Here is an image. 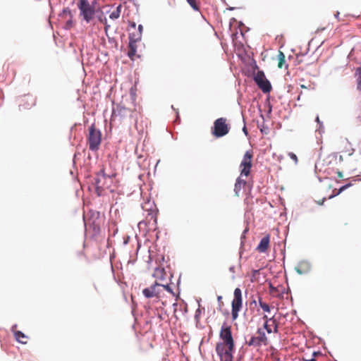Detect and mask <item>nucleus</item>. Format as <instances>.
Returning <instances> with one entry per match:
<instances>
[{
    "label": "nucleus",
    "mask_w": 361,
    "mask_h": 361,
    "mask_svg": "<svg viewBox=\"0 0 361 361\" xmlns=\"http://www.w3.org/2000/svg\"><path fill=\"white\" fill-rule=\"evenodd\" d=\"M221 342L216 345V352L221 361H233L235 342L232 336L231 326L224 322L220 329Z\"/></svg>",
    "instance_id": "1"
},
{
    "label": "nucleus",
    "mask_w": 361,
    "mask_h": 361,
    "mask_svg": "<svg viewBox=\"0 0 361 361\" xmlns=\"http://www.w3.org/2000/svg\"><path fill=\"white\" fill-rule=\"evenodd\" d=\"M114 174H106L104 169H102L99 172L96 174L94 184L96 192L99 196L102 195L106 190H109L110 191L114 190L111 188L114 184Z\"/></svg>",
    "instance_id": "2"
},
{
    "label": "nucleus",
    "mask_w": 361,
    "mask_h": 361,
    "mask_svg": "<svg viewBox=\"0 0 361 361\" xmlns=\"http://www.w3.org/2000/svg\"><path fill=\"white\" fill-rule=\"evenodd\" d=\"M226 118H219L214 122L212 134L216 137H221L227 135L230 130L229 124Z\"/></svg>",
    "instance_id": "3"
},
{
    "label": "nucleus",
    "mask_w": 361,
    "mask_h": 361,
    "mask_svg": "<svg viewBox=\"0 0 361 361\" xmlns=\"http://www.w3.org/2000/svg\"><path fill=\"white\" fill-rule=\"evenodd\" d=\"M102 142V133L99 130L97 129L94 124H92L89 128V135L87 137V142L89 149L92 151H97Z\"/></svg>",
    "instance_id": "4"
},
{
    "label": "nucleus",
    "mask_w": 361,
    "mask_h": 361,
    "mask_svg": "<svg viewBox=\"0 0 361 361\" xmlns=\"http://www.w3.org/2000/svg\"><path fill=\"white\" fill-rule=\"evenodd\" d=\"M243 307L242 291L239 288H236L233 293V299L231 302V316L232 319L235 321L238 317L239 312Z\"/></svg>",
    "instance_id": "5"
},
{
    "label": "nucleus",
    "mask_w": 361,
    "mask_h": 361,
    "mask_svg": "<svg viewBox=\"0 0 361 361\" xmlns=\"http://www.w3.org/2000/svg\"><path fill=\"white\" fill-rule=\"evenodd\" d=\"M78 6L83 19L87 23H90L95 13L94 7L90 4L88 0H80Z\"/></svg>",
    "instance_id": "6"
},
{
    "label": "nucleus",
    "mask_w": 361,
    "mask_h": 361,
    "mask_svg": "<svg viewBox=\"0 0 361 361\" xmlns=\"http://www.w3.org/2000/svg\"><path fill=\"white\" fill-rule=\"evenodd\" d=\"M256 336L250 338V341L247 342L249 346L260 347L261 345H268V338L262 328H259L257 331Z\"/></svg>",
    "instance_id": "7"
},
{
    "label": "nucleus",
    "mask_w": 361,
    "mask_h": 361,
    "mask_svg": "<svg viewBox=\"0 0 361 361\" xmlns=\"http://www.w3.org/2000/svg\"><path fill=\"white\" fill-rule=\"evenodd\" d=\"M253 157V154L252 151H247L243 160L240 163V176H248L250 173V169L252 168V159Z\"/></svg>",
    "instance_id": "8"
},
{
    "label": "nucleus",
    "mask_w": 361,
    "mask_h": 361,
    "mask_svg": "<svg viewBox=\"0 0 361 361\" xmlns=\"http://www.w3.org/2000/svg\"><path fill=\"white\" fill-rule=\"evenodd\" d=\"M254 79L258 87L263 92L269 93L271 90V83L266 78L263 71H257Z\"/></svg>",
    "instance_id": "9"
},
{
    "label": "nucleus",
    "mask_w": 361,
    "mask_h": 361,
    "mask_svg": "<svg viewBox=\"0 0 361 361\" xmlns=\"http://www.w3.org/2000/svg\"><path fill=\"white\" fill-rule=\"evenodd\" d=\"M142 209L147 212L146 220L149 224L151 221L157 223V211L153 202H147L142 205Z\"/></svg>",
    "instance_id": "10"
},
{
    "label": "nucleus",
    "mask_w": 361,
    "mask_h": 361,
    "mask_svg": "<svg viewBox=\"0 0 361 361\" xmlns=\"http://www.w3.org/2000/svg\"><path fill=\"white\" fill-rule=\"evenodd\" d=\"M130 112V111L129 109L121 104H116V106L113 109L111 121H116L118 118L121 121L122 118L126 117Z\"/></svg>",
    "instance_id": "11"
},
{
    "label": "nucleus",
    "mask_w": 361,
    "mask_h": 361,
    "mask_svg": "<svg viewBox=\"0 0 361 361\" xmlns=\"http://www.w3.org/2000/svg\"><path fill=\"white\" fill-rule=\"evenodd\" d=\"M161 290V284L155 283L150 287L143 289L142 293L146 298H150L153 297H159Z\"/></svg>",
    "instance_id": "12"
},
{
    "label": "nucleus",
    "mask_w": 361,
    "mask_h": 361,
    "mask_svg": "<svg viewBox=\"0 0 361 361\" xmlns=\"http://www.w3.org/2000/svg\"><path fill=\"white\" fill-rule=\"evenodd\" d=\"M336 160L337 154L332 153L324 157H320L317 162V164L322 166H329L331 165L334 162H336Z\"/></svg>",
    "instance_id": "13"
},
{
    "label": "nucleus",
    "mask_w": 361,
    "mask_h": 361,
    "mask_svg": "<svg viewBox=\"0 0 361 361\" xmlns=\"http://www.w3.org/2000/svg\"><path fill=\"white\" fill-rule=\"evenodd\" d=\"M269 243L270 235L267 234L261 239L259 245L257 247V250L259 252H265L269 247Z\"/></svg>",
    "instance_id": "14"
},
{
    "label": "nucleus",
    "mask_w": 361,
    "mask_h": 361,
    "mask_svg": "<svg viewBox=\"0 0 361 361\" xmlns=\"http://www.w3.org/2000/svg\"><path fill=\"white\" fill-rule=\"evenodd\" d=\"M62 15L68 17L64 27L67 30L71 29L73 25L71 11L68 8H64Z\"/></svg>",
    "instance_id": "15"
},
{
    "label": "nucleus",
    "mask_w": 361,
    "mask_h": 361,
    "mask_svg": "<svg viewBox=\"0 0 361 361\" xmlns=\"http://www.w3.org/2000/svg\"><path fill=\"white\" fill-rule=\"evenodd\" d=\"M16 326H13V331L16 340L20 343L26 344L27 337L20 331H14L13 329Z\"/></svg>",
    "instance_id": "16"
},
{
    "label": "nucleus",
    "mask_w": 361,
    "mask_h": 361,
    "mask_svg": "<svg viewBox=\"0 0 361 361\" xmlns=\"http://www.w3.org/2000/svg\"><path fill=\"white\" fill-rule=\"evenodd\" d=\"M246 185V180L241 178V176L238 177L236 180L234 191L237 196H239V193L243 188Z\"/></svg>",
    "instance_id": "17"
},
{
    "label": "nucleus",
    "mask_w": 361,
    "mask_h": 361,
    "mask_svg": "<svg viewBox=\"0 0 361 361\" xmlns=\"http://www.w3.org/2000/svg\"><path fill=\"white\" fill-rule=\"evenodd\" d=\"M128 48H129V50L128 52V55L131 59H133V56L136 54V50H137L136 42H133H133L129 41Z\"/></svg>",
    "instance_id": "18"
},
{
    "label": "nucleus",
    "mask_w": 361,
    "mask_h": 361,
    "mask_svg": "<svg viewBox=\"0 0 361 361\" xmlns=\"http://www.w3.org/2000/svg\"><path fill=\"white\" fill-rule=\"evenodd\" d=\"M355 77L357 81V89L361 91V68H357L355 70Z\"/></svg>",
    "instance_id": "19"
},
{
    "label": "nucleus",
    "mask_w": 361,
    "mask_h": 361,
    "mask_svg": "<svg viewBox=\"0 0 361 361\" xmlns=\"http://www.w3.org/2000/svg\"><path fill=\"white\" fill-rule=\"evenodd\" d=\"M121 12V5H119L116 7V10H114L109 16V18L112 20L118 19L120 17Z\"/></svg>",
    "instance_id": "20"
},
{
    "label": "nucleus",
    "mask_w": 361,
    "mask_h": 361,
    "mask_svg": "<svg viewBox=\"0 0 361 361\" xmlns=\"http://www.w3.org/2000/svg\"><path fill=\"white\" fill-rule=\"evenodd\" d=\"M141 32H133L129 34V41L138 42L141 39Z\"/></svg>",
    "instance_id": "21"
},
{
    "label": "nucleus",
    "mask_w": 361,
    "mask_h": 361,
    "mask_svg": "<svg viewBox=\"0 0 361 361\" xmlns=\"http://www.w3.org/2000/svg\"><path fill=\"white\" fill-rule=\"evenodd\" d=\"M285 58V54L282 51H279L278 54V67L279 68H281L283 66L286 61Z\"/></svg>",
    "instance_id": "22"
},
{
    "label": "nucleus",
    "mask_w": 361,
    "mask_h": 361,
    "mask_svg": "<svg viewBox=\"0 0 361 361\" xmlns=\"http://www.w3.org/2000/svg\"><path fill=\"white\" fill-rule=\"evenodd\" d=\"M259 306L264 311V312H270V307H269V305L268 304H267L266 302H263L261 298H259Z\"/></svg>",
    "instance_id": "23"
},
{
    "label": "nucleus",
    "mask_w": 361,
    "mask_h": 361,
    "mask_svg": "<svg viewBox=\"0 0 361 361\" xmlns=\"http://www.w3.org/2000/svg\"><path fill=\"white\" fill-rule=\"evenodd\" d=\"M189 5L195 10L200 11V6L196 0H186Z\"/></svg>",
    "instance_id": "24"
},
{
    "label": "nucleus",
    "mask_w": 361,
    "mask_h": 361,
    "mask_svg": "<svg viewBox=\"0 0 361 361\" xmlns=\"http://www.w3.org/2000/svg\"><path fill=\"white\" fill-rule=\"evenodd\" d=\"M271 324L269 323L264 322L262 329H264V331L266 330V331L268 334H271L272 332V329H271Z\"/></svg>",
    "instance_id": "25"
},
{
    "label": "nucleus",
    "mask_w": 361,
    "mask_h": 361,
    "mask_svg": "<svg viewBox=\"0 0 361 361\" xmlns=\"http://www.w3.org/2000/svg\"><path fill=\"white\" fill-rule=\"evenodd\" d=\"M99 21L105 25V31L107 30V29L109 27V25L107 24V20L106 18H102L100 17L99 18Z\"/></svg>",
    "instance_id": "26"
},
{
    "label": "nucleus",
    "mask_w": 361,
    "mask_h": 361,
    "mask_svg": "<svg viewBox=\"0 0 361 361\" xmlns=\"http://www.w3.org/2000/svg\"><path fill=\"white\" fill-rule=\"evenodd\" d=\"M350 186H351V183H348L345 185H343L341 187L337 192V195L341 193L343 191H344L345 189L348 188Z\"/></svg>",
    "instance_id": "27"
},
{
    "label": "nucleus",
    "mask_w": 361,
    "mask_h": 361,
    "mask_svg": "<svg viewBox=\"0 0 361 361\" xmlns=\"http://www.w3.org/2000/svg\"><path fill=\"white\" fill-rule=\"evenodd\" d=\"M35 104V101L32 98H31V102L30 104H28L27 105H25V104H20V106H23L24 109L30 108L32 106Z\"/></svg>",
    "instance_id": "28"
},
{
    "label": "nucleus",
    "mask_w": 361,
    "mask_h": 361,
    "mask_svg": "<svg viewBox=\"0 0 361 361\" xmlns=\"http://www.w3.org/2000/svg\"><path fill=\"white\" fill-rule=\"evenodd\" d=\"M288 156L290 157V159H292L295 161V163L298 162V157L294 153L290 152L288 154Z\"/></svg>",
    "instance_id": "29"
},
{
    "label": "nucleus",
    "mask_w": 361,
    "mask_h": 361,
    "mask_svg": "<svg viewBox=\"0 0 361 361\" xmlns=\"http://www.w3.org/2000/svg\"><path fill=\"white\" fill-rule=\"evenodd\" d=\"M269 323L271 326H275V324H279L278 322L274 317L269 318Z\"/></svg>",
    "instance_id": "30"
},
{
    "label": "nucleus",
    "mask_w": 361,
    "mask_h": 361,
    "mask_svg": "<svg viewBox=\"0 0 361 361\" xmlns=\"http://www.w3.org/2000/svg\"><path fill=\"white\" fill-rule=\"evenodd\" d=\"M161 288H162V289H164V290H167V291H169V292H171V288H170V287H169V285H166V286H164V285H161Z\"/></svg>",
    "instance_id": "31"
},
{
    "label": "nucleus",
    "mask_w": 361,
    "mask_h": 361,
    "mask_svg": "<svg viewBox=\"0 0 361 361\" xmlns=\"http://www.w3.org/2000/svg\"><path fill=\"white\" fill-rule=\"evenodd\" d=\"M274 333L279 332V324H275V326H274Z\"/></svg>",
    "instance_id": "32"
},
{
    "label": "nucleus",
    "mask_w": 361,
    "mask_h": 361,
    "mask_svg": "<svg viewBox=\"0 0 361 361\" xmlns=\"http://www.w3.org/2000/svg\"><path fill=\"white\" fill-rule=\"evenodd\" d=\"M142 30H143V26L142 25H138V31L137 32H141V34H142Z\"/></svg>",
    "instance_id": "33"
},
{
    "label": "nucleus",
    "mask_w": 361,
    "mask_h": 361,
    "mask_svg": "<svg viewBox=\"0 0 361 361\" xmlns=\"http://www.w3.org/2000/svg\"><path fill=\"white\" fill-rule=\"evenodd\" d=\"M263 319L264 321V322H267V323H269V319L268 318L267 315H264L263 316Z\"/></svg>",
    "instance_id": "34"
},
{
    "label": "nucleus",
    "mask_w": 361,
    "mask_h": 361,
    "mask_svg": "<svg viewBox=\"0 0 361 361\" xmlns=\"http://www.w3.org/2000/svg\"><path fill=\"white\" fill-rule=\"evenodd\" d=\"M337 175H338V177L340 178H342L343 177V173L341 171H337Z\"/></svg>",
    "instance_id": "35"
},
{
    "label": "nucleus",
    "mask_w": 361,
    "mask_h": 361,
    "mask_svg": "<svg viewBox=\"0 0 361 361\" xmlns=\"http://www.w3.org/2000/svg\"><path fill=\"white\" fill-rule=\"evenodd\" d=\"M26 98L22 99L20 104H25V105H27V102H25Z\"/></svg>",
    "instance_id": "36"
},
{
    "label": "nucleus",
    "mask_w": 361,
    "mask_h": 361,
    "mask_svg": "<svg viewBox=\"0 0 361 361\" xmlns=\"http://www.w3.org/2000/svg\"><path fill=\"white\" fill-rule=\"evenodd\" d=\"M243 130L245 135H247V128L245 126L243 127Z\"/></svg>",
    "instance_id": "37"
},
{
    "label": "nucleus",
    "mask_w": 361,
    "mask_h": 361,
    "mask_svg": "<svg viewBox=\"0 0 361 361\" xmlns=\"http://www.w3.org/2000/svg\"><path fill=\"white\" fill-rule=\"evenodd\" d=\"M217 300H218V301H219V302H221V300H222V296L219 295V296L217 297Z\"/></svg>",
    "instance_id": "38"
},
{
    "label": "nucleus",
    "mask_w": 361,
    "mask_h": 361,
    "mask_svg": "<svg viewBox=\"0 0 361 361\" xmlns=\"http://www.w3.org/2000/svg\"><path fill=\"white\" fill-rule=\"evenodd\" d=\"M306 361H316V360L314 358H311V359L307 360Z\"/></svg>",
    "instance_id": "39"
},
{
    "label": "nucleus",
    "mask_w": 361,
    "mask_h": 361,
    "mask_svg": "<svg viewBox=\"0 0 361 361\" xmlns=\"http://www.w3.org/2000/svg\"><path fill=\"white\" fill-rule=\"evenodd\" d=\"M316 121H317V122H318V123H319V116H317V118H316Z\"/></svg>",
    "instance_id": "40"
},
{
    "label": "nucleus",
    "mask_w": 361,
    "mask_h": 361,
    "mask_svg": "<svg viewBox=\"0 0 361 361\" xmlns=\"http://www.w3.org/2000/svg\"><path fill=\"white\" fill-rule=\"evenodd\" d=\"M319 354V353L314 352L313 355L315 356Z\"/></svg>",
    "instance_id": "41"
},
{
    "label": "nucleus",
    "mask_w": 361,
    "mask_h": 361,
    "mask_svg": "<svg viewBox=\"0 0 361 361\" xmlns=\"http://www.w3.org/2000/svg\"><path fill=\"white\" fill-rule=\"evenodd\" d=\"M230 270H231V271L234 272V267H231V268H230Z\"/></svg>",
    "instance_id": "42"
},
{
    "label": "nucleus",
    "mask_w": 361,
    "mask_h": 361,
    "mask_svg": "<svg viewBox=\"0 0 361 361\" xmlns=\"http://www.w3.org/2000/svg\"><path fill=\"white\" fill-rule=\"evenodd\" d=\"M132 26H133V27H135V23H133L132 24Z\"/></svg>",
    "instance_id": "43"
},
{
    "label": "nucleus",
    "mask_w": 361,
    "mask_h": 361,
    "mask_svg": "<svg viewBox=\"0 0 361 361\" xmlns=\"http://www.w3.org/2000/svg\"><path fill=\"white\" fill-rule=\"evenodd\" d=\"M324 202V200H322V202H319V204H323Z\"/></svg>",
    "instance_id": "44"
},
{
    "label": "nucleus",
    "mask_w": 361,
    "mask_h": 361,
    "mask_svg": "<svg viewBox=\"0 0 361 361\" xmlns=\"http://www.w3.org/2000/svg\"><path fill=\"white\" fill-rule=\"evenodd\" d=\"M197 312H200V309H197V310L196 311V314H197Z\"/></svg>",
    "instance_id": "45"
},
{
    "label": "nucleus",
    "mask_w": 361,
    "mask_h": 361,
    "mask_svg": "<svg viewBox=\"0 0 361 361\" xmlns=\"http://www.w3.org/2000/svg\"><path fill=\"white\" fill-rule=\"evenodd\" d=\"M303 60L302 59H299V62H302Z\"/></svg>",
    "instance_id": "46"
}]
</instances>
